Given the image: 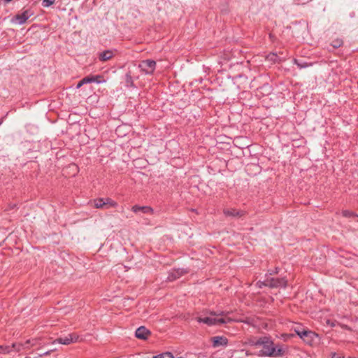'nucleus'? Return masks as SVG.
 Returning a JSON list of instances; mask_svg holds the SVG:
<instances>
[{"instance_id":"17","label":"nucleus","mask_w":358,"mask_h":358,"mask_svg":"<svg viewBox=\"0 0 358 358\" xmlns=\"http://www.w3.org/2000/svg\"><path fill=\"white\" fill-rule=\"evenodd\" d=\"M266 59L273 62H277L278 60H280L278 56L275 53H270L266 57Z\"/></svg>"},{"instance_id":"22","label":"nucleus","mask_w":358,"mask_h":358,"mask_svg":"<svg viewBox=\"0 0 358 358\" xmlns=\"http://www.w3.org/2000/svg\"><path fill=\"white\" fill-rule=\"evenodd\" d=\"M10 352L9 346H0V353H8Z\"/></svg>"},{"instance_id":"8","label":"nucleus","mask_w":358,"mask_h":358,"mask_svg":"<svg viewBox=\"0 0 358 358\" xmlns=\"http://www.w3.org/2000/svg\"><path fill=\"white\" fill-rule=\"evenodd\" d=\"M36 344V339H29L24 343H15L12 345V348L17 352H20L22 350L29 349L31 346Z\"/></svg>"},{"instance_id":"7","label":"nucleus","mask_w":358,"mask_h":358,"mask_svg":"<svg viewBox=\"0 0 358 358\" xmlns=\"http://www.w3.org/2000/svg\"><path fill=\"white\" fill-rule=\"evenodd\" d=\"M32 13L27 10L21 13L17 14L11 19V22L14 24H22L31 16Z\"/></svg>"},{"instance_id":"23","label":"nucleus","mask_w":358,"mask_h":358,"mask_svg":"<svg viewBox=\"0 0 358 358\" xmlns=\"http://www.w3.org/2000/svg\"><path fill=\"white\" fill-rule=\"evenodd\" d=\"M343 42L341 40H336L333 42V46L334 48H338L342 45Z\"/></svg>"},{"instance_id":"19","label":"nucleus","mask_w":358,"mask_h":358,"mask_svg":"<svg viewBox=\"0 0 358 358\" xmlns=\"http://www.w3.org/2000/svg\"><path fill=\"white\" fill-rule=\"evenodd\" d=\"M152 358H173L171 352H165L153 357Z\"/></svg>"},{"instance_id":"20","label":"nucleus","mask_w":358,"mask_h":358,"mask_svg":"<svg viewBox=\"0 0 358 358\" xmlns=\"http://www.w3.org/2000/svg\"><path fill=\"white\" fill-rule=\"evenodd\" d=\"M105 203H106L105 206H108V207H115L117 205V203L115 201H114L110 199H107L106 201H105Z\"/></svg>"},{"instance_id":"3","label":"nucleus","mask_w":358,"mask_h":358,"mask_svg":"<svg viewBox=\"0 0 358 358\" xmlns=\"http://www.w3.org/2000/svg\"><path fill=\"white\" fill-rule=\"evenodd\" d=\"M257 285L259 288L262 286H267L271 288L285 287L287 285V280L285 278H267L264 281H258Z\"/></svg>"},{"instance_id":"21","label":"nucleus","mask_w":358,"mask_h":358,"mask_svg":"<svg viewBox=\"0 0 358 358\" xmlns=\"http://www.w3.org/2000/svg\"><path fill=\"white\" fill-rule=\"evenodd\" d=\"M55 0H43L42 5L44 7H49L54 3Z\"/></svg>"},{"instance_id":"11","label":"nucleus","mask_w":358,"mask_h":358,"mask_svg":"<svg viewBox=\"0 0 358 358\" xmlns=\"http://www.w3.org/2000/svg\"><path fill=\"white\" fill-rule=\"evenodd\" d=\"M135 334L138 338L145 340L150 334V332L145 327H140L136 329Z\"/></svg>"},{"instance_id":"12","label":"nucleus","mask_w":358,"mask_h":358,"mask_svg":"<svg viewBox=\"0 0 358 358\" xmlns=\"http://www.w3.org/2000/svg\"><path fill=\"white\" fill-rule=\"evenodd\" d=\"M185 273H187V271L184 269H174L169 274L168 279L170 281L174 280L178 278L180 276L182 275Z\"/></svg>"},{"instance_id":"28","label":"nucleus","mask_w":358,"mask_h":358,"mask_svg":"<svg viewBox=\"0 0 358 358\" xmlns=\"http://www.w3.org/2000/svg\"><path fill=\"white\" fill-rule=\"evenodd\" d=\"M336 358H341V357H336Z\"/></svg>"},{"instance_id":"10","label":"nucleus","mask_w":358,"mask_h":358,"mask_svg":"<svg viewBox=\"0 0 358 358\" xmlns=\"http://www.w3.org/2000/svg\"><path fill=\"white\" fill-rule=\"evenodd\" d=\"M78 336L76 334H69L64 338H59L57 340L59 343L64 345H69L71 343L77 341Z\"/></svg>"},{"instance_id":"15","label":"nucleus","mask_w":358,"mask_h":358,"mask_svg":"<svg viewBox=\"0 0 358 358\" xmlns=\"http://www.w3.org/2000/svg\"><path fill=\"white\" fill-rule=\"evenodd\" d=\"M113 56V53L110 50L104 51L99 55V59L102 62L108 61Z\"/></svg>"},{"instance_id":"6","label":"nucleus","mask_w":358,"mask_h":358,"mask_svg":"<svg viewBox=\"0 0 358 358\" xmlns=\"http://www.w3.org/2000/svg\"><path fill=\"white\" fill-rule=\"evenodd\" d=\"M156 62L154 60H144L139 64L138 67L146 74H152L155 69Z\"/></svg>"},{"instance_id":"4","label":"nucleus","mask_w":358,"mask_h":358,"mask_svg":"<svg viewBox=\"0 0 358 358\" xmlns=\"http://www.w3.org/2000/svg\"><path fill=\"white\" fill-rule=\"evenodd\" d=\"M289 351V348L287 345L280 343H274L272 349H271V352L268 354L269 357L278 358L285 356Z\"/></svg>"},{"instance_id":"13","label":"nucleus","mask_w":358,"mask_h":358,"mask_svg":"<svg viewBox=\"0 0 358 358\" xmlns=\"http://www.w3.org/2000/svg\"><path fill=\"white\" fill-rule=\"evenodd\" d=\"M132 210L134 213H138V211H141L143 213H152L153 209L149 206H134L132 207Z\"/></svg>"},{"instance_id":"27","label":"nucleus","mask_w":358,"mask_h":358,"mask_svg":"<svg viewBox=\"0 0 358 358\" xmlns=\"http://www.w3.org/2000/svg\"><path fill=\"white\" fill-rule=\"evenodd\" d=\"M6 2H9L11 0H5Z\"/></svg>"},{"instance_id":"5","label":"nucleus","mask_w":358,"mask_h":358,"mask_svg":"<svg viewBox=\"0 0 358 358\" xmlns=\"http://www.w3.org/2000/svg\"><path fill=\"white\" fill-rule=\"evenodd\" d=\"M297 335L307 344L313 345L318 341V336L315 333L308 330H296Z\"/></svg>"},{"instance_id":"25","label":"nucleus","mask_w":358,"mask_h":358,"mask_svg":"<svg viewBox=\"0 0 358 358\" xmlns=\"http://www.w3.org/2000/svg\"><path fill=\"white\" fill-rule=\"evenodd\" d=\"M85 83H83V79L78 83L77 86H76V88L77 89H79L83 85H84Z\"/></svg>"},{"instance_id":"24","label":"nucleus","mask_w":358,"mask_h":358,"mask_svg":"<svg viewBox=\"0 0 358 358\" xmlns=\"http://www.w3.org/2000/svg\"><path fill=\"white\" fill-rule=\"evenodd\" d=\"M343 215L345 217H350L351 215H353V213L350 212V211H348V210H345V211L343 212Z\"/></svg>"},{"instance_id":"1","label":"nucleus","mask_w":358,"mask_h":358,"mask_svg":"<svg viewBox=\"0 0 358 358\" xmlns=\"http://www.w3.org/2000/svg\"><path fill=\"white\" fill-rule=\"evenodd\" d=\"M229 312H220L219 313L212 312L210 315L205 317H198L199 322H203L208 326L213 325H222L233 321H237L235 319L231 318Z\"/></svg>"},{"instance_id":"9","label":"nucleus","mask_w":358,"mask_h":358,"mask_svg":"<svg viewBox=\"0 0 358 358\" xmlns=\"http://www.w3.org/2000/svg\"><path fill=\"white\" fill-rule=\"evenodd\" d=\"M213 346L214 348L224 347L228 343V340L224 336H214L211 338Z\"/></svg>"},{"instance_id":"2","label":"nucleus","mask_w":358,"mask_h":358,"mask_svg":"<svg viewBox=\"0 0 358 358\" xmlns=\"http://www.w3.org/2000/svg\"><path fill=\"white\" fill-rule=\"evenodd\" d=\"M248 343L252 346H255L256 348H262L259 352L260 355L268 357V354L271 352V349H272L274 342L270 337L262 336L250 339Z\"/></svg>"},{"instance_id":"16","label":"nucleus","mask_w":358,"mask_h":358,"mask_svg":"<svg viewBox=\"0 0 358 358\" xmlns=\"http://www.w3.org/2000/svg\"><path fill=\"white\" fill-rule=\"evenodd\" d=\"M98 78H99L98 76H96V77H94V76L85 77V78H83V83L87 84V83H90L92 82L99 83V81L97 80Z\"/></svg>"},{"instance_id":"14","label":"nucleus","mask_w":358,"mask_h":358,"mask_svg":"<svg viewBox=\"0 0 358 358\" xmlns=\"http://www.w3.org/2000/svg\"><path fill=\"white\" fill-rule=\"evenodd\" d=\"M224 213L227 216H232L236 217H240L244 214L243 211L237 210L236 209H226L224 210Z\"/></svg>"},{"instance_id":"26","label":"nucleus","mask_w":358,"mask_h":358,"mask_svg":"<svg viewBox=\"0 0 358 358\" xmlns=\"http://www.w3.org/2000/svg\"><path fill=\"white\" fill-rule=\"evenodd\" d=\"M240 322H246V323H248V324L250 323V321H249V320H245V321H244V320H240Z\"/></svg>"},{"instance_id":"18","label":"nucleus","mask_w":358,"mask_h":358,"mask_svg":"<svg viewBox=\"0 0 358 358\" xmlns=\"http://www.w3.org/2000/svg\"><path fill=\"white\" fill-rule=\"evenodd\" d=\"M106 203L105 201H103V200L102 199H100L99 200H96L94 201V206L96 208H103V206H106Z\"/></svg>"}]
</instances>
